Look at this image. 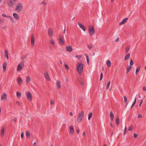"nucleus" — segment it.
Instances as JSON below:
<instances>
[{
    "label": "nucleus",
    "mask_w": 146,
    "mask_h": 146,
    "mask_svg": "<svg viewBox=\"0 0 146 146\" xmlns=\"http://www.w3.org/2000/svg\"><path fill=\"white\" fill-rule=\"evenodd\" d=\"M36 142H35L33 145V146H36Z\"/></svg>",
    "instance_id": "e2e57ef3"
},
{
    "label": "nucleus",
    "mask_w": 146,
    "mask_h": 146,
    "mask_svg": "<svg viewBox=\"0 0 146 146\" xmlns=\"http://www.w3.org/2000/svg\"><path fill=\"white\" fill-rule=\"evenodd\" d=\"M28 54H26L25 56L22 57V59H26L27 58V55Z\"/></svg>",
    "instance_id": "37998d69"
},
{
    "label": "nucleus",
    "mask_w": 146,
    "mask_h": 146,
    "mask_svg": "<svg viewBox=\"0 0 146 146\" xmlns=\"http://www.w3.org/2000/svg\"><path fill=\"white\" fill-rule=\"evenodd\" d=\"M64 66L67 70H69V67L65 63L64 64Z\"/></svg>",
    "instance_id": "e433bc0d"
},
{
    "label": "nucleus",
    "mask_w": 146,
    "mask_h": 146,
    "mask_svg": "<svg viewBox=\"0 0 146 146\" xmlns=\"http://www.w3.org/2000/svg\"><path fill=\"white\" fill-rule=\"evenodd\" d=\"M84 116V111H82L79 112L78 116L77 119V121L78 122H80L83 119Z\"/></svg>",
    "instance_id": "f03ea898"
},
{
    "label": "nucleus",
    "mask_w": 146,
    "mask_h": 146,
    "mask_svg": "<svg viewBox=\"0 0 146 146\" xmlns=\"http://www.w3.org/2000/svg\"><path fill=\"white\" fill-rule=\"evenodd\" d=\"M86 60H87V62L88 64L89 63V58L88 56L87 55H86Z\"/></svg>",
    "instance_id": "c9c22d12"
},
{
    "label": "nucleus",
    "mask_w": 146,
    "mask_h": 146,
    "mask_svg": "<svg viewBox=\"0 0 146 146\" xmlns=\"http://www.w3.org/2000/svg\"><path fill=\"white\" fill-rule=\"evenodd\" d=\"M89 33L90 36L94 35L95 33V30L93 25H91L88 28Z\"/></svg>",
    "instance_id": "20e7f679"
},
{
    "label": "nucleus",
    "mask_w": 146,
    "mask_h": 146,
    "mask_svg": "<svg viewBox=\"0 0 146 146\" xmlns=\"http://www.w3.org/2000/svg\"><path fill=\"white\" fill-rule=\"evenodd\" d=\"M119 40V38H118L116 40H115V42H118Z\"/></svg>",
    "instance_id": "4d7b16f0"
},
{
    "label": "nucleus",
    "mask_w": 146,
    "mask_h": 146,
    "mask_svg": "<svg viewBox=\"0 0 146 146\" xmlns=\"http://www.w3.org/2000/svg\"><path fill=\"white\" fill-rule=\"evenodd\" d=\"M16 103L17 104H18L19 106H20V104L19 102H16Z\"/></svg>",
    "instance_id": "052dcab7"
},
{
    "label": "nucleus",
    "mask_w": 146,
    "mask_h": 146,
    "mask_svg": "<svg viewBox=\"0 0 146 146\" xmlns=\"http://www.w3.org/2000/svg\"><path fill=\"white\" fill-rule=\"evenodd\" d=\"M7 66V62H4L3 65V70L4 71L6 69Z\"/></svg>",
    "instance_id": "4be33fe9"
},
{
    "label": "nucleus",
    "mask_w": 146,
    "mask_h": 146,
    "mask_svg": "<svg viewBox=\"0 0 146 146\" xmlns=\"http://www.w3.org/2000/svg\"><path fill=\"white\" fill-rule=\"evenodd\" d=\"M116 121L117 125H118L119 124V118L118 117H117L116 119Z\"/></svg>",
    "instance_id": "f704fd0d"
},
{
    "label": "nucleus",
    "mask_w": 146,
    "mask_h": 146,
    "mask_svg": "<svg viewBox=\"0 0 146 146\" xmlns=\"http://www.w3.org/2000/svg\"><path fill=\"white\" fill-rule=\"evenodd\" d=\"M142 116L141 115V114H139L138 115V118H140L142 117Z\"/></svg>",
    "instance_id": "8fccbe9b"
},
{
    "label": "nucleus",
    "mask_w": 146,
    "mask_h": 146,
    "mask_svg": "<svg viewBox=\"0 0 146 146\" xmlns=\"http://www.w3.org/2000/svg\"><path fill=\"white\" fill-rule=\"evenodd\" d=\"M17 80L19 85L22 84L23 81L20 77H18Z\"/></svg>",
    "instance_id": "6ab92c4d"
},
{
    "label": "nucleus",
    "mask_w": 146,
    "mask_h": 146,
    "mask_svg": "<svg viewBox=\"0 0 146 146\" xmlns=\"http://www.w3.org/2000/svg\"><path fill=\"white\" fill-rule=\"evenodd\" d=\"M66 33V25H65L64 29L63 31V33L65 34Z\"/></svg>",
    "instance_id": "6e6d98bb"
},
{
    "label": "nucleus",
    "mask_w": 146,
    "mask_h": 146,
    "mask_svg": "<svg viewBox=\"0 0 146 146\" xmlns=\"http://www.w3.org/2000/svg\"><path fill=\"white\" fill-rule=\"evenodd\" d=\"M4 135V127L2 128L1 131V136L3 137Z\"/></svg>",
    "instance_id": "412c9836"
},
{
    "label": "nucleus",
    "mask_w": 146,
    "mask_h": 146,
    "mask_svg": "<svg viewBox=\"0 0 146 146\" xmlns=\"http://www.w3.org/2000/svg\"><path fill=\"white\" fill-rule=\"evenodd\" d=\"M70 115H73V113H72V112H70Z\"/></svg>",
    "instance_id": "0e129e2a"
},
{
    "label": "nucleus",
    "mask_w": 146,
    "mask_h": 146,
    "mask_svg": "<svg viewBox=\"0 0 146 146\" xmlns=\"http://www.w3.org/2000/svg\"><path fill=\"white\" fill-rule=\"evenodd\" d=\"M23 8V6L22 4L21 3H18L16 5L15 10L20 12L22 11Z\"/></svg>",
    "instance_id": "7ed1b4c3"
},
{
    "label": "nucleus",
    "mask_w": 146,
    "mask_h": 146,
    "mask_svg": "<svg viewBox=\"0 0 146 146\" xmlns=\"http://www.w3.org/2000/svg\"><path fill=\"white\" fill-rule=\"evenodd\" d=\"M124 100V103L125 104H126V105L125 107L127 106V98L126 96H125L123 97Z\"/></svg>",
    "instance_id": "c85d7f7f"
},
{
    "label": "nucleus",
    "mask_w": 146,
    "mask_h": 146,
    "mask_svg": "<svg viewBox=\"0 0 146 146\" xmlns=\"http://www.w3.org/2000/svg\"><path fill=\"white\" fill-rule=\"evenodd\" d=\"M128 19V18H125L121 22L119 23V25H121L123 24H124L126 22Z\"/></svg>",
    "instance_id": "dca6fc26"
},
{
    "label": "nucleus",
    "mask_w": 146,
    "mask_h": 146,
    "mask_svg": "<svg viewBox=\"0 0 146 146\" xmlns=\"http://www.w3.org/2000/svg\"><path fill=\"white\" fill-rule=\"evenodd\" d=\"M92 112L88 114V119L90 120L91 118L92 117Z\"/></svg>",
    "instance_id": "7c9ffc66"
},
{
    "label": "nucleus",
    "mask_w": 146,
    "mask_h": 146,
    "mask_svg": "<svg viewBox=\"0 0 146 146\" xmlns=\"http://www.w3.org/2000/svg\"><path fill=\"white\" fill-rule=\"evenodd\" d=\"M24 61L21 62L17 66V70L19 71L21 70L24 67Z\"/></svg>",
    "instance_id": "39448f33"
},
{
    "label": "nucleus",
    "mask_w": 146,
    "mask_h": 146,
    "mask_svg": "<svg viewBox=\"0 0 146 146\" xmlns=\"http://www.w3.org/2000/svg\"><path fill=\"white\" fill-rule=\"evenodd\" d=\"M110 81H109L108 82V83L107 85V86H106V89L107 90L108 89L109 87L110 86Z\"/></svg>",
    "instance_id": "473e14b6"
},
{
    "label": "nucleus",
    "mask_w": 146,
    "mask_h": 146,
    "mask_svg": "<svg viewBox=\"0 0 146 146\" xmlns=\"http://www.w3.org/2000/svg\"><path fill=\"white\" fill-rule=\"evenodd\" d=\"M69 129L70 130V133L71 134H73L74 132V129L73 126L72 125L69 127Z\"/></svg>",
    "instance_id": "ddd939ff"
},
{
    "label": "nucleus",
    "mask_w": 146,
    "mask_h": 146,
    "mask_svg": "<svg viewBox=\"0 0 146 146\" xmlns=\"http://www.w3.org/2000/svg\"><path fill=\"white\" fill-rule=\"evenodd\" d=\"M143 100H141V102H140V103L139 105V107L141 106V105L142 104V103L143 102Z\"/></svg>",
    "instance_id": "864d4df0"
},
{
    "label": "nucleus",
    "mask_w": 146,
    "mask_h": 146,
    "mask_svg": "<svg viewBox=\"0 0 146 146\" xmlns=\"http://www.w3.org/2000/svg\"><path fill=\"white\" fill-rule=\"evenodd\" d=\"M110 125L111 126V127H112L113 126V125L111 123H110Z\"/></svg>",
    "instance_id": "774afa93"
},
{
    "label": "nucleus",
    "mask_w": 146,
    "mask_h": 146,
    "mask_svg": "<svg viewBox=\"0 0 146 146\" xmlns=\"http://www.w3.org/2000/svg\"><path fill=\"white\" fill-rule=\"evenodd\" d=\"M35 37L33 35H32L31 38V44L32 46H34L35 44Z\"/></svg>",
    "instance_id": "6e6552de"
},
{
    "label": "nucleus",
    "mask_w": 146,
    "mask_h": 146,
    "mask_svg": "<svg viewBox=\"0 0 146 146\" xmlns=\"http://www.w3.org/2000/svg\"><path fill=\"white\" fill-rule=\"evenodd\" d=\"M21 137L22 138H23L24 137V133L22 132L21 133Z\"/></svg>",
    "instance_id": "de8ad7c7"
},
{
    "label": "nucleus",
    "mask_w": 146,
    "mask_h": 146,
    "mask_svg": "<svg viewBox=\"0 0 146 146\" xmlns=\"http://www.w3.org/2000/svg\"><path fill=\"white\" fill-rule=\"evenodd\" d=\"M140 69V68L139 67L137 68H136V70L135 71V73L136 74H137L139 72V70Z\"/></svg>",
    "instance_id": "72a5a7b5"
},
{
    "label": "nucleus",
    "mask_w": 146,
    "mask_h": 146,
    "mask_svg": "<svg viewBox=\"0 0 146 146\" xmlns=\"http://www.w3.org/2000/svg\"><path fill=\"white\" fill-rule=\"evenodd\" d=\"M5 52V56L7 58V59L8 60L9 59V56H8V53L7 50H5L4 51Z\"/></svg>",
    "instance_id": "a211bd4d"
},
{
    "label": "nucleus",
    "mask_w": 146,
    "mask_h": 146,
    "mask_svg": "<svg viewBox=\"0 0 146 146\" xmlns=\"http://www.w3.org/2000/svg\"><path fill=\"white\" fill-rule=\"evenodd\" d=\"M44 77L48 81L50 80V78L48 72L44 74Z\"/></svg>",
    "instance_id": "4468645a"
},
{
    "label": "nucleus",
    "mask_w": 146,
    "mask_h": 146,
    "mask_svg": "<svg viewBox=\"0 0 146 146\" xmlns=\"http://www.w3.org/2000/svg\"><path fill=\"white\" fill-rule=\"evenodd\" d=\"M41 4L45 5L46 4V3L44 1H43L41 3Z\"/></svg>",
    "instance_id": "bf43d9fd"
},
{
    "label": "nucleus",
    "mask_w": 146,
    "mask_h": 146,
    "mask_svg": "<svg viewBox=\"0 0 146 146\" xmlns=\"http://www.w3.org/2000/svg\"><path fill=\"white\" fill-rule=\"evenodd\" d=\"M80 83L81 85H83L84 84V82L81 81H80Z\"/></svg>",
    "instance_id": "603ef678"
},
{
    "label": "nucleus",
    "mask_w": 146,
    "mask_h": 146,
    "mask_svg": "<svg viewBox=\"0 0 146 146\" xmlns=\"http://www.w3.org/2000/svg\"><path fill=\"white\" fill-rule=\"evenodd\" d=\"M127 130V127L126 126H125V129H124V135H125L126 133Z\"/></svg>",
    "instance_id": "49530a36"
},
{
    "label": "nucleus",
    "mask_w": 146,
    "mask_h": 146,
    "mask_svg": "<svg viewBox=\"0 0 146 146\" xmlns=\"http://www.w3.org/2000/svg\"><path fill=\"white\" fill-rule=\"evenodd\" d=\"M76 131H77V132L78 133H79V129H76Z\"/></svg>",
    "instance_id": "680f3d73"
},
{
    "label": "nucleus",
    "mask_w": 146,
    "mask_h": 146,
    "mask_svg": "<svg viewBox=\"0 0 146 146\" xmlns=\"http://www.w3.org/2000/svg\"><path fill=\"white\" fill-rule=\"evenodd\" d=\"M129 49V47L128 46H127L126 49V52H128Z\"/></svg>",
    "instance_id": "79ce46f5"
},
{
    "label": "nucleus",
    "mask_w": 146,
    "mask_h": 146,
    "mask_svg": "<svg viewBox=\"0 0 146 146\" xmlns=\"http://www.w3.org/2000/svg\"><path fill=\"white\" fill-rule=\"evenodd\" d=\"M78 24L80 27L84 31H85L86 29L84 26L80 23H78Z\"/></svg>",
    "instance_id": "2eb2a0df"
},
{
    "label": "nucleus",
    "mask_w": 146,
    "mask_h": 146,
    "mask_svg": "<svg viewBox=\"0 0 146 146\" xmlns=\"http://www.w3.org/2000/svg\"><path fill=\"white\" fill-rule=\"evenodd\" d=\"M76 68L78 73L79 74L81 73L83 70V64L82 63L78 62Z\"/></svg>",
    "instance_id": "f257e3e1"
},
{
    "label": "nucleus",
    "mask_w": 146,
    "mask_h": 146,
    "mask_svg": "<svg viewBox=\"0 0 146 146\" xmlns=\"http://www.w3.org/2000/svg\"><path fill=\"white\" fill-rule=\"evenodd\" d=\"M59 61H60V64H62V60H59Z\"/></svg>",
    "instance_id": "69168bd1"
},
{
    "label": "nucleus",
    "mask_w": 146,
    "mask_h": 146,
    "mask_svg": "<svg viewBox=\"0 0 146 146\" xmlns=\"http://www.w3.org/2000/svg\"><path fill=\"white\" fill-rule=\"evenodd\" d=\"M130 54H128L127 55L125 56L124 58L125 60H127L130 57Z\"/></svg>",
    "instance_id": "b1692460"
},
{
    "label": "nucleus",
    "mask_w": 146,
    "mask_h": 146,
    "mask_svg": "<svg viewBox=\"0 0 146 146\" xmlns=\"http://www.w3.org/2000/svg\"><path fill=\"white\" fill-rule=\"evenodd\" d=\"M17 97L19 98H20L21 96V93L20 92H17Z\"/></svg>",
    "instance_id": "c756f323"
},
{
    "label": "nucleus",
    "mask_w": 146,
    "mask_h": 146,
    "mask_svg": "<svg viewBox=\"0 0 146 146\" xmlns=\"http://www.w3.org/2000/svg\"><path fill=\"white\" fill-rule=\"evenodd\" d=\"M57 87L58 88H60L61 87L60 82V81H57L56 82Z\"/></svg>",
    "instance_id": "aec40b11"
},
{
    "label": "nucleus",
    "mask_w": 146,
    "mask_h": 146,
    "mask_svg": "<svg viewBox=\"0 0 146 146\" xmlns=\"http://www.w3.org/2000/svg\"><path fill=\"white\" fill-rule=\"evenodd\" d=\"M15 0H8L7 1L8 5L10 7L14 5L16 3Z\"/></svg>",
    "instance_id": "423d86ee"
},
{
    "label": "nucleus",
    "mask_w": 146,
    "mask_h": 146,
    "mask_svg": "<svg viewBox=\"0 0 146 146\" xmlns=\"http://www.w3.org/2000/svg\"><path fill=\"white\" fill-rule=\"evenodd\" d=\"M133 64V62L132 59H131L130 60V66L132 65Z\"/></svg>",
    "instance_id": "4c0bfd02"
},
{
    "label": "nucleus",
    "mask_w": 146,
    "mask_h": 146,
    "mask_svg": "<svg viewBox=\"0 0 146 146\" xmlns=\"http://www.w3.org/2000/svg\"><path fill=\"white\" fill-rule=\"evenodd\" d=\"M7 98V95L5 93H3L1 96V100H6Z\"/></svg>",
    "instance_id": "1a4fd4ad"
},
{
    "label": "nucleus",
    "mask_w": 146,
    "mask_h": 146,
    "mask_svg": "<svg viewBox=\"0 0 146 146\" xmlns=\"http://www.w3.org/2000/svg\"><path fill=\"white\" fill-rule=\"evenodd\" d=\"M136 97L135 98L134 101L133 103L131 106V108H132L133 107V106L135 105V104L136 102Z\"/></svg>",
    "instance_id": "2f4dec72"
},
{
    "label": "nucleus",
    "mask_w": 146,
    "mask_h": 146,
    "mask_svg": "<svg viewBox=\"0 0 146 146\" xmlns=\"http://www.w3.org/2000/svg\"><path fill=\"white\" fill-rule=\"evenodd\" d=\"M59 42L60 44L61 45H64V43L62 39V37L61 35L59 36Z\"/></svg>",
    "instance_id": "9d476101"
},
{
    "label": "nucleus",
    "mask_w": 146,
    "mask_h": 146,
    "mask_svg": "<svg viewBox=\"0 0 146 146\" xmlns=\"http://www.w3.org/2000/svg\"><path fill=\"white\" fill-rule=\"evenodd\" d=\"M26 136L27 137L29 138L30 137V135L29 131H27L26 132Z\"/></svg>",
    "instance_id": "cd10ccee"
},
{
    "label": "nucleus",
    "mask_w": 146,
    "mask_h": 146,
    "mask_svg": "<svg viewBox=\"0 0 146 146\" xmlns=\"http://www.w3.org/2000/svg\"><path fill=\"white\" fill-rule=\"evenodd\" d=\"M27 98L29 101L32 100V94L30 92H28L27 93Z\"/></svg>",
    "instance_id": "0eeeda50"
},
{
    "label": "nucleus",
    "mask_w": 146,
    "mask_h": 146,
    "mask_svg": "<svg viewBox=\"0 0 146 146\" xmlns=\"http://www.w3.org/2000/svg\"><path fill=\"white\" fill-rule=\"evenodd\" d=\"M85 135V132H84L83 133V135Z\"/></svg>",
    "instance_id": "338daca9"
},
{
    "label": "nucleus",
    "mask_w": 146,
    "mask_h": 146,
    "mask_svg": "<svg viewBox=\"0 0 146 146\" xmlns=\"http://www.w3.org/2000/svg\"><path fill=\"white\" fill-rule=\"evenodd\" d=\"M103 77V74L102 72L101 73V75H100V81H101L102 80Z\"/></svg>",
    "instance_id": "58836bf2"
},
{
    "label": "nucleus",
    "mask_w": 146,
    "mask_h": 146,
    "mask_svg": "<svg viewBox=\"0 0 146 146\" xmlns=\"http://www.w3.org/2000/svg\"><path fill=\"white\" fill-rule=\"evenodd\" d=\"M48 35L49 36L51 37L52 36L53 34V30L51 29H48Z\"/></svg>",
    "instance_id": "f8f14e48"
},
{
    "label": "nucleus",
    "mask_w": 146,
    "mask_h": 146,
    "mask_svg": "<svg viewBox=\"0 0 146 146\" xmlns=\"http://www.w3.org/2000/svg\"><path fill=\"white\" fill-rule=\"evenodd\" d=\"M31 81V79L30 76H27L26 78V82L29 83Z\"/></svg>",
    "instance_id": "bb28decb"
},
{
    "label": "nucleus",
    "mask_w": 146,
    "mask_h": 146,
    "mask_svg": "<svg viewBox=\"0 0 146 146\" xmlns=\"http://www.w3.org/2000/svg\"><path fill=\"white\" fill-rule=\"evenodd\" d=\"M7 18H10L11 20L13 22V18H12V17L10 16H7V17H6Z\"/></svg>",
    "instance_id": "ea45409f"
},
{
    "label": "nucleus",
    "mask_w": 146,
    "mask_h": 146,
    "mask_svg": "<svg viewBox=\"0 0 146 146\" xmlns=\"http://www.w3.org/2000/svg\"><path fill=\"white\" fill-rule=\"evenodd\" d=\"M110 116L111 121H112L113 120L114 118V115L112 111L110 112Z\"/></svg>",
    "instance_id": "f3484780"
},
{
    "label": "nucleus",
    "mask_w": 146,
    "mask_h": 146,
    "mask_svg": "<svg viewBox=\"0 0 146 146\" xmlns=\"http://www.w3.org/2000/svg\"><path fill=\"white\" fill-rule=\"evenodd\" d=\"M13 15L15 18L16 19H19V16L17 14L14 13Z\"/></svg>",
    "instance_id": "393cba45"
},
{
    "label": "nucleus",
    "mask_w": 146,
    "mask_h": 146,
    "mask_svg": "<svg viewBox=\"0 0 146 146\" xmlns=\"http://www.w3.org/2000/svg\"><path fill=\"white\" fill-rule=\"evenodd\" d=\"M106 64L108 67H110L111 66V61L110 60H108Z\"/></svg>",
    "instance_id": "5701e85b"
},
{
    "label": "nucleus",
    "mask_w": 146,
    "mask_h": 146,
    "mask_svg": "<svg viewBox=\"0 0 146 146\" xmlns=\"http://www.w3.org/2000/svg\"><path fill=\"white\" fill-rule=\"evenodd\" d=\"M54 100H51V102H50L51 104L53 105L54 104Z\"/></svg>",
    "instance_id": "a18cd8bd"
},
{
    "label": "nucleus",
    "mask_w": 146,
    "mask_h": 146,
    "mask_svg": "<svg viewBox=\"0 0 146 146\" xmlns=\"http://www.w3.org/2000/svg\"><path fill=\"white\" fill-rule=\"evenodd\" d=\"M143 89L144 91H146V86H144L143 88Z\"/></svg>",
    "instance_id": "5fc2aeb1"
},
{
    "label": "nucleus",
    "mask_w": 146,
    "mask_h": 146,
    "mask_svg": "<svg viewBox=\"0 0 146 146\" xmlns=\"http://www.w3.org/2000/svg\"><path fill=\"white\" fill-rule=\"evenodd\" d=\"M88 47L89 49H91L92 48V46L90 45H88Z\"/></svg>",
    "instance_id": "09e8293b"
},
{
    "label": "nucleus",
    "mask_w": 146,
    "mask_h": 146,
    "mask_svg": "<svg viewBox=\"0 0 146 146\" xmlns=\"http://www.w3.org/2000/svg\"><path fill=\"white\" fill-rule=\"evenodd\" d=\"M132 126H130L128 128V129L129 130L131 131L132 129Z\"/></svg>",
    "instance_id": "c03bdc74"
},
{
    "label": "nucleus",
    "mask_w": 146,
    "mask_h": 146,
    "mask_svg": "<svg viewBox=\"0 0 146 146\" xmlns=\"http://www.w3.org/2000/svg\"><path fill=\"white\" fill-rule=\"evenodd\" d=\"M138 136V135L137 134H136V133H134V137L135 138H136L137 137V136Z\"/></svg>",
    "instance_id": "3c124183"
},
{
    "label": "nucleus",
    "mask_w": 146,
    "mask_h": 146,
    "mask_svg": "<svg viewBox=\"0 0 146 146\" xmlns=\"http://www.w3.org/2000/svg\"><path fill=\"white\" fill-rule=\"evenodd\" d=\"M7 16L6 15H5V14H2V16L3 17H7Z\"/></svg>",
    "instance_id": "13d9d810"
},
{
    "label": "nucleus",
    "mask_w": 146,
    "mask_h": 146,
    "mask_svg": "<svg viewBox=\"0 0 146 146\" xmlns=\"http://www.w3.org/2000/svg\"><path fill=\"white\" fill-rule=\"evenodd\" d=\"M66 49L67 51L69 52H71L73 50V49L72 47H71V46H66Z\"/></svg>",
    "instance_id": "9b49d317"
},
{
    "label": "nucleus",
    "mask_w": 146,
    "mask_h": 146,
    "mask_svg": "<svg viewBox=\"0 0 146 146\" xmlns=\"http://www.w3.org/2000/svg\"><path fill=\"white\" fill-rule=\"evenodd\" d=\"M50 42L51 44H54V41L53 40H50Z\"/></svg>",
    "instance_id": "a19ab883"
},
{
    "label": "nucleus",
    "mask_w": 146,
    "mask_h": 146,
    "mask_svg": "<svg viewBox=\"0 0 146 146\" xmlns=\"http://www.w3.org/2000/svg\"><path fill=\"white\" fill-rule=\"evenodd\" d=\"M131 66H129V67H127L126 69V74H127L129 71L131 69Z\"/></svg>",
    "instance_id": "a878e982"
}]
</instances>
